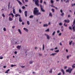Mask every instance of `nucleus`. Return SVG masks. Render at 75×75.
Returning a JSON list of instances; mask_svg holds the SVG:
<instances>
[{
    "label": "nucleus",
    "instance_id": "nucleus-1",
    "mask_svg": "<svg viewBox=\"0 0 75 75\" xmlns=\"http://www.w3.org/2000/svg\"><path fill=\"white\" fill-rule=\"evenodd\" d=\"M34 14L35 15H40L41 14V13L39 12V10L37 8H35L33 11Z\"/></svg>",
    "mask_w": 75,
    "mask_h": 75
},
{
    "label": "nucleus",
    "instance_id": "nucleus-2",
    "mask_svg": "<svg viewBox=\"0 0 75 75\" xmlns=\"http://www.w3.org/2000/svg\"><path fill=\"white\" fill-rule=\"evenodd\" d=\"M39 0H33V1H34L35 2V4L37 6H39Z\"/></svg>",
    "mask_w": 75,
    "mask_h": 75
},
{
    "label": "nucleus",
    "instance_id": "nucleus-3",
    "mask_svg": "<svg viewBox=\"0 0 75 75\" xmlns=\"http://www.w3.org/2000/svg\"><path fill=\"white\" fill-rule=\"evenodd\" d=\"M73 70V69H71V68H69L68 69L66 70V72H69V73H71V72H72V71Z\"/></svg>",
    "mask_w": 75,
    "mask_h": 75
},
{
    "label": "nucleus",
    "instance_id": "nucleus-4",
    "mask_svg": "<svg viewBox=\"0 0 75 75\" xmlns=\"http://www.w3.org/2000/svg\"><path fill=\"white\" fill-rule=\"evenodd\" d=\"M40 7L41 8V11H43V12H45V10H44V9H43V8H42V5H40Z\"/></svg>",
    "mask_w": 75,
    "mask_h": 75
},
{
    "label": "nucleus",
    "instance_id": "nucleus-5",
    "mask_svg": "<svg viewBox=\"0 0 75 75\" xmlns=\"http://www.w3.org/2000/svg\"><path fill=\"white\" fill-rule=\"evenodd\" d=\"M45 35L46 36V37H47V39H48V40H50V36H49V35H48V34H45Z\"/></svg>",
    "mask_w": 75,
    "mask_h": 75
},
{
    "label": "nucleus",
    "instance_id": "nucleus-6",
    "mask_svg": "<svg viewBox=\"0 0 75 75\" xmlns=\"http://www.w3.org/2000/svg\"><path fill=\"white\" fill-rule=\"evenodd\" d=\"M23 30L26 32H28V29L24 28H23Z\"/></svg>",
    "mask_w": 75,
    "mask_h": 75
},
{
    "label": "nucleus",
    "instance_id": "nucleus-7",
    "mask_svg": "<svg viewBox=\"0 0 75 75\" xmlns=\"http://www.w3.org/2000/svg\"><path fill=\"white\" fill-rule=\"evenodd\" d=\"M64 21L65 22V23H69V20H64Z\"/></svg>",
    "mask_w": 75,
    "mask_h": 75
},
{
    "label": "nucleus",
    "instance_id": "nucleus-8",
    "mask_svg": "<svg viewBox=\"0 0 75 75\" xmlns=\"http://www.w3.org/2000/svg\"><path fill=\"white\" fill-rule=\"evenodd\" d=\"M16 1L18 2L19 4H20V5H21L22 4V3L20 1H18V0H16Z\"/></svg>",
    "mask_w": 75,
    "mask_h": 75
},
{
    "label": "nucleus",
    "instance_id": "nucleus-9",
    "mask_svg": "<svg viewBox=\"0 0 75 75\" xmlns=\"http://www.w3.org/2000/svg\"><path fill=\"white\" fill-rule=\"evenodd\" d=\"M24 13H25V16L27 17V11H25Z\"/></svg>",
    "mask_w": 75,
    "mask_h": 75
},
{
    "label": "nucleus",
    "instance_id": "nucleus-10",
    "mask_svg": "<svg viewBox=\"0 0 75 75\" xmlns=\"http://www.w3.org/2000/svg\"><path fill=\"white\" fill-rule=\"evenodd\" d=\"M19 21H20V22H22V21H23V20H21V18L20 17H19Z\"/></svg>",
    "mask_w": 75,
    "mask_h": 75
},
{
    "label": "nucleus",
    "instance_id": "nucleus-11",
    "mask_svg": "<svg viewBox=\"0 0 75 75\" xmlns=\"http://www.w3.org/2000/svg\"><path fill=\"white\" fill-rule=\"evenodd\" d=\"M49 16H50V17H52V13L51 12H50L49 14Z\"/></svg>",
    "mask_w": 75,
    "mask_h": 75
},
{
    "label": "nucleus",
    "instance_id": "nucleus-12",
    "mask_svg": "<svg viewBox=\"0 0 75 75\" xmlns=\"http://www.w3.org/2000/svg\"><path fill=\"white\" fill-rule=\"evenodd\" d=\"M13 14H16V12H15V9L14 8H13Z\"/></svg>",
    "mask_w": 75,
    "mask_h": 75
},
{
    "label": "nucleus",
    "instance_id": "nucleus-13",
    "mask_svg": "<svg viewBox=\"0 0 75 75\" xmlns=\"http://www.w3.org/2000/svg\"><path fill=\"white\" fill-rule=\"evenodd\" d=\"M56 54H57V53H52L50 54V56H51V55H52L53 56H54V55H56Z\"/></svg>",
    "mask_w": 75,
    "mask_h": 75
},
{
    "label": "nucleus",
    "instance_id": "nucleus-14",
    "mask_svg": "<svg viewBox=\"0 0 75 75\" xmlns=\"http://www.w3.org/2000/svg\"><path fill=\"white\" fill-rule=\"evenodd\" d=\"M61 71L63 72V74L64 75L65 74V72H64V70L63 69H61Z\"/></svg>",
    "mask_w": 75,
    "mask_h": 75
},
{
    "label": "nucleus",
    "instance_id": "nucleus-15",
    "mask_svg": "<svg viewBox=\"0 0 75 75\" xmlns=\"http://www.w3.org/2000/svg\"><path fill=\"white\" fill-rule=\"evenodd\" d=\"M48 25L47 24H44L43 25V27H48Z\"/></svg>",
    "mask_w": 75,
    "mask_h": 75
},
{
    "label": "nucleus",
    "instance_id": "nucleus-16",
    "mask_svg": "<svg viewBox=\"0 0 75 75\" xmlns=\"http://www.w3.org/2000/svg\"><path fill=\"white\" fill-rule=\"evenodd\" d=\"M18 31L19 33L20 34H22V33H21V30H20V29H18Z\"/></svg>",
    "mask_w": 75,
    "mask_h": 75
},
{
    "label": "nucleus",
    "instance_id": "nucleus-17",
    "mask_svg": "<svg viewBox=\"0 0 75 75\" xmlns=\"http://www.w3.org/2000/svg\"><path fill=\"white\" fill-rule=\"evenodd\" d=\"M10 71V69L7 70L5 72L6 74H7Z\"/></svg>",
    "mask_w": 75,
    "mask_h": 75
},
{
    "label": "nucleus",
    "instance_id": "nucleus-18",
    "mask_svg": "<svg viewBox=\"0 0 75 75\" xmlns=\"http://www.w3.org/2000/svg\"><path fill=\"white\" fill-rule=\"evenodd\" d=\"M55 33H56V32L55 31H54L52 33V35L53 36H54V35H55Z\"/></svg>",
    "mask_w": 75,
    "mask_h": 75
},
{
    "label": "nucleus",
    "instance_id": "nucleus-19",
    "mask_svg": "<svg viewBox=\"0 0 75 75\" xmlns=\"http://www.w3.org/2000/svg\"><path fill=\"white\" fill-rule=\"evenodd\" d=\"M33 17H34V16L33 15H31L29 16L30 18H33Z\"/></svg>",
    "mask_w": 75,
    "mask_h": 75
},
{
    "label": "nucleus",
    "instance_id": "nucleus-20",
    "mask_svg": "<svg viewBox=\"0 0 75 75\" xmlns=\"http://www.w3.org/2000/svg\"><path fill=\"white\" fill-rule=\"evenodd\" d=\"M20 47H21V46H18L17 47V48H18V49L19 50H20Z\"/></svg>",
    "mask_w": 75,
    "mask_h": 75
},
{
    "label": "nucleus",
    "instance_id": "nucleus-21",
    "mask_svg": "<svg viewBox=\"0 0 75 75\" xmlns=\"http://www.w3.org/2000/svg\"><path fill=\"white\" fill-rule=\"evenodd\" d=\"M9 20L10 21H12V18L11 17H9Z\"/></svg>",
    "mask_w": 75,
    "mask_h": 75
},
{
    "label": "nucleus",
    "instance_id": "nucleus-22",
    "mask_svg": "<svg viewBox=\"0 0 75 75\" xmlns=\"http://www.w3.org/2000/svg\"><path fill=\"white\" fill-rule=\"evenodd\" d=\"M52 69H50V71H49L50 73H52Z\"/></svg>",
    "mask_w": 75,
    "mask_h": 75
},
{
    "label": "nucleus",
    "instance_id": "nucleus-23",
    "mask_svg": "<svg viewBox=\"0 0 75 75\" xmlns=\"http://www.w3.org/2000/svg\"><path fill=\"white\" fill-rule=\"evenodd\" d=\"M72 67L73 68H74L75 67V64H73L72 66Z\"/></svg>",
    "mask_w": 75,
    "mask_h": 75
},
{
    "label": "nucleus",
    "instance_id": "nucleus-24",
    "mask_svg": "<svg viewBox=\"0 0 75 75\" xmlns=\"http://www.w3.org/2000/svg\"><path fill=\"white\" fill-rule=\"evenodd\" d=\"M42 48H43V50H44V48H45V46H44V44L43 45Z\"/></svg>",
    "mask_w": 75,
    "mask_h": 75
},
{
    "label": "nucleus",
    "instance_id": "nucleus-25",
    "mask_svg": "<svg viewBox=\"0 0 75 75\" xmlns=\"http://www.w3.org/2000/svg\"><path fill=\"white\" fill-rule=\"evenodd\" d=\"M19 12L20 13H22V11H21V9H20L19 10Z\"/></svg>",
    "mask_w": 75,
    "mask_h": 75
},
{
    "label": "nucleus",
    "instance_id": "nucleus-26",
    "mask_svg": "<svg viewBox=\"0 0 75 75\" xmlns=\"http://www.w3.org/2000/svg\"><path fill=\"white\" fill-rule=\"evenodd\" d=\"M27 24L29 25L30 24V22L28 21H27Z\"/></svg>",
    "mask_w": 75,
    "mask_h": 75
},
{
    "label": "nucleus",
    "instance_id": "nucleus-27",
    "mask_svg": "<svg viewBox=\"0 0 75 75\" xmlns=\"http://www.w3.org/2000/svg\"><path fill=\"white\" fill-rule=\"evenodd\" d=\"M4 31H6V29L5 28H4L3 29Z\"/></svg>",
    "mask_w": 75,
    "mask_h": 75
},
{
    "label": "nucleus",
    "instance_id": "nucleus-28",
    "mask_svg": "<svg viewBox=\"0 0 75 75\" xmlns=\"http://www.w3.org/2000/svg\"><path fill=\"white\" fill-rule=\"evenodd\" d=\"M52 11L53 12V13H54V9L52 8Z\"/></svg>",
    "mask_w": 75,
    "mask_h": 75
},
{
    "label": "nucleus",
    "instance_id": "nucleus-29",
    "mask_svg": "<svg viewBox=\"0 0 75 75\" xmlns=\"http://www.w3.org/2000/svg\"><path fill=\"white\" fill-rule=\"evenodd\" d=\"M59 51V50H57L55 51V52H58Z\"/></svg>",
    "mask_w": 75,
    "mask_h": 75
},
{
    "label": "nucleus",
    "instance_id": "nucleus-30",
    "mask_svg": "<svg viewBox=\"0 0 75 75\" xmlns=\"http://www.w3.org/2000/svg\"><path fill=\"white\" fill-rule=\"evenodd\" d=\"M50 31V29L49 28H48L47 30H45V31Z\"/></svg>",
    "mask_w": 75,
    "mask_h": 75
},
{
    "label": "nucleus",
    "instance_id": "nucleus-31",
    "mask_svg": "<svg viewBox=\"0 0 75 75\" xmlns=\"http://www.w3.org/2000/svg\"><path fill=\"white\" fill-rule=\"evenodd\" d=\"M61 15L62 16H63L64 15V13H62V14H61Z\"/></svg>",
    "mask_w": 75,
    "mask_h": 75
},
{
    "label": "nucleus",
    "instance_id": "nucleus-32",
    "mask_svg": "<svg viewBox=\"0 0 75 75\" xmlns=\"http://www.w3.org/2000/svg\"><path fill=\"white\" fill-rule=\"evenodd\" d=\"M3 57L2 56H0V59H3Z\"/></svg>",
    "mask_w": 75,
    "mask_h": 75
},
{
    "label": "nucleus",
    "instance_id": "nucleus-33",
    "mask_svg": "<svg viewBox=\"0 0 75 75\" xmlns=\"http://www.w3.org/2000/svg\"><path fill=\"white\" fill-rule=\"evenodd\" d=\"M50 2H51V3H52V4L54 3V1H53V0H51Z\"/></svg>",
    "mask_w": 75,
    "mask_h": 75
},
{
    "label": "nucleus",
    "instance_id": "nucleus-34",
    "mask_svg": "<svg viewBox=\"0 0 75 75\" xmlns=\"http://www.w3.org/2000/svg\"><path fill=\"white\" fill-rule=\"evenodd\" d=\"M2 16L3 17H5V15H4V13H3L2 14Z\"/></svg>",
    "mask_w": 75,
    "mask_h": 75
},
{
    "label": "nucleus",
    "instance_id": "nucleus-35",
    "mask_svg": "<svg viewBox=\"0 0 75 75\" xmlns=\"http://www.w3.org/2000/svg\"><path fill=\"white\" fill-rule=\"evenodd\" d=\"M72 41H71V42H69V45H71V44H72Z\"/></svg>",
    "mask_w": 75,
    "mask_h": 75
},
{
    "label": "nucleus",
    "instance_id": "nucleus-36",
    "mask_svg": "<svg viewBox=\"0 0 75 75\" xmlns=\"http://www.w3.org/2000/svg\"><path fill=\"white\" fill-rule=\"evenodd\" d=\"M18 14H16L15 15V17H18Z\"/></svg>",
    "mask_w": 75,
    "mask_h": 75
},
{
    "label": "nucleus",
    "instance_id": "nucleus-37",
    "mask_svg": "<svg viewBox=\"0 0 75 75\" xmlns=\"http://www.w3.org/2000/svg\"><path fill=\"white\" fill-rule=\"evenodd\" d=\"M61 34H62V33H60L58 34V36H61Z\"/></svg>",
    "mask_w": 75,
    "mask_h": 75
},
{
    "label": "nucleus",
    "instance_id": "nucleus-38",
    "mask_svg": "<svg viewBox=\"0 0 75 75\" xmlns=\"http://www.w3.org/2000/svg\"><path fill=\"white\" fill-rule=\"evenodd\" d=\"M69 28L70 30H72V28L71 26H69Z\"/></svg>",
    "mask_w": 75,
    "mask_h": 75
},
{
    "label": "nucleus",
    "instance_id": "nucleus-39",
    "mask_svg": "<svg viewBox=\"0 0 75 75\" xmlns=\"http://www.w3.org/2000/svg\"><path fill=\"white\" fill-rule=\"evenodd\" d=\"M51 6L52 7H54H54H55V6H54V5H53V4Z\"/></svg>",
    "mask_w": 75,
    "mask_h": 75
},
{
    "label": "nucleus",
    "instance_id": "nucleus-40",
    "mask_svg": "<svg viewBox=\"0 0 75 75\" xmlns=\"http://www.w3.org/2000/svg\"><path fill=\"white\" fill-rule=\"evenodd\" d=\"M29 62H30V64H33V62L32 61H30Z\"/></svg>",
    "mask_w": 75,
    "mask_h": 75
},
{
    "label": "nucleus",
    "instance_id": "nucleus-41",
    "mask_svg": "<svg viewBox=\"0 0 75 75\" xmlns=\"http://www.w3.org/2000/svg\"><path fill=\"white\" fill-rule=\"evenodd\" d=\"M62 25V23H59V25Z\"/></svg>",
    "mask_w": 75,
    "mask_h": 75
},
{
    "label": "nucleus",
    "instance_id": "nucleus-42",
    "mask_svg": "<svg viewBox=\"0 0 75 75\" xmlns=\"http://www.w3.org/2000/svg\"><path fill=\"white\" fill-rule=\"evenodd\" d=\"M69 0H67L65 2V3H69Z\"/></svg>",
    "mask_w": 75,
    "mask_h": 75
},
{
    "label": "nucleus",
    "instance_id": "nucleus-43",
    "mask_svg": "<svg viewBox=\"0 0 75 75\" xmlns=\"http://www.w3.org/2000/svg\"><path fill=\"white\" fill-rule=\"evenodd\" d=\"M60 12L61 13H63V11H62V9H61L60 10Z\"/></svg>",
    "mask_w": 75,
    "mask_h": 75
},
{
    "label": "nucleus",
    "instance_id": "nucleus-44",
    "mask_svg": "<svg viewBox=\"0 0 75 75\" xmlns=\"http://www.w3.org/2000/svg\"><path fill=\"white\" fill-rule=\"evenodd\" d=\"M40 3H42V0H40Z\"/></svg>",
    "mask_w": 75,
    "mask_h": 75
},
{
    "label": "nucleus",
    "instance_id": "nucleus-45",
    "mask_svg": "<svg viewBox=\"0 0 75 75\" xmlns=\"http://www.w3.org/2000/svg\"><path fill=\"white\" fill-rule=\"evenodd\" d=\"M61 74H62L60 72L57 75H61Z\"/></svg>",
    "mask_w": 75,
    "mask_h": 75
},
{
    "label": "nucleus",
    "instance_id": "nucleus-46",
    "mask_svg": "<svg viewBox=\"0 0 75 75\" xmlns=\"http://www.w3.org/2000/svg\"><path fill=\"white\" fill-rule=\"evenodd\" d=\"M22 8H23V9H25V6H22Z\"/></svg>",
    "mask_w": 75,
    "mask_h": 75
},
{
    "label": "nucleus",
    "instance_id": "nucleus-47",
    "mask_svg": "<svg viewBox=\"0 0 75 75\" xmlns=\"http://www.w3.org/2000/svg\"><path fill=\"white\" fill-rule=\"evenodd\" d=\"M11 15L12 16V18H13V17H14V15H13V13L11 14Z\"/></svg>",
    "mask_w": 75,
    "mask_h": 75
},
{
    "label": "nucleus",
    "instance_id": "nucleus-48",
    "mask_svg": "<svg viewBox=\"0 0 75 75\" xmlns=\"http://www.w3.org/2000/svg\"><path fill=\"white\" fill-rule=\"evenodd\" d=\"M59 32H60V31L59 30H58L57 31V33H59Z\"/></svg>",
    "mask_w": 75,
    "mask_h": 75
},
{
    "label": "nucleus",
    "instance_id": "nucleus-49",
    "mask_svg": "<svg viewBox=\"0 0 75 75\" xmlns=\"http://www.w3.org/2000/svg\"><path fill=\"white\" fill-rule=\"evenodd\" d=\"M11 67H14V65L12 64L11 66Z\"/></svg>",
    "mask_w": 75,
    "mask_h": 75
},
{
    "label": "nucleus",
    "instance_id": "nucleus-50",
    "mask_svg": "<svg viewBox=\"0 0 75 75\" xmlns=\"http://www.w3.org/2000/svg\"><path fill=\"white\" fill-rule=\"evenodd\" d=\"M22 25H24V23L23 22H22Z\"/></svg>",
    "mask_w": 75,
    "mask_h": 75
},
{
    "label": "nucleus",
    "instance_id": "nucleus-51",
    "mask_svg": "<svg viewBox=\"0 0 75 75\" xmlns=\"http://www.w3.org/2000/svg\"><path fill=\"white\" fill-rule=\"evenodd\" d=\"M69 56H67V58L68 59H69Z\"/></svg>",
    "mask_w": 75,
    "mask_h": 75
},
{
    "label": "nucleus",
    "instance_id": "nucleus-52",
    "mask_svg": "<svg viewBox=\"0 0 75 75\" xmlns=\"http://www.w3.org/2000/svg\"><path fill=\"white\" fill-rule=\"evenodd\" d=\"M17 51H15L14 52V54H17Z\"/></svg>",
    "mask_w": 75,
    "mask_h": 75
},
{
    "label": "nucleus",
    "instance_id": "nucleus-53",
    "mask_svg": "<svg viewBox=\"0 0 75 75\" xmlns=\"http://www.w3.org/2000/svg\"><path fill=\"white\" fill-rule=\"evenodd\" d=\"M22 1H23V3L24 4V3H25V2H24V0H22Z\"/></svg>",
    "mask_w": 75,
    "mask_h": 75
},
{
    "label": "nucleus",
    "instance_id": "nucleus-54",
    "mask_svg": "<svg viewBox=\"0 0 75 75\" xmlns=\"http://www.w3.org/2000/svg\"><path fill=\"white\" fill-rule=\"evenodd\" d=\"M57 49H58V47H56L54 48L55 50H57Z\"/></svg>",
    "mask_w": 75,
    "mask_h": 75
},
{
    "label": "nucleus",
    "instance_id": "nucleus-55",
    "mask_svg": "<svg viewBox=\"0 0 75 75\" xmlns=\"http://www.w3.org/2000/svg\"><path fill=\"white\" fill-rule=\"evenodd\" d=\"M67 66H65L64 67V69H67Z\"/></svg>",
    "mask_w": 75,
    "mask_h": 75
},
{
    "label": "nucleus",
    "instance_id": "nucleus-56",
    "mask_svg": "<svg viewBox=\"0 0 75 75\" xmlns=\"http://www.w3.org/2000/svg\"><path fill=\"white\" fill-rule=\"evenodd\" d=\"M15 26H13L12 27V28H15Z\"/></svg>",
    "mask_w": 75,
    "mask_h": 75
},
{
    "label": "nucleus",
    "instance_id": "nucleus-57",
    "mask_svg": "<svg viewBox=\"0 0 75 75\" xmlns=\"http://www.w3.org/2000/svg\"><path fill=\"white\" fill-rule=\"evenodd\" d=\"M25 2H28V0H25Z\"/></svg>",
    "mask_w": 75,
    "mask_h": 75
},
{
    "label": "nucleus",
    "instance_id": "nucleus-58",
    "mask_svg": "<svg viewBox=\"0 0 75 75\" xmlns=\"http://www.w3.org/2000/svg\"><path fill=\"white\" fill-rule=\"evenodd\" d=\"M71 6H74V4H71Z\"/></svg>",
    "mask_w": 75,
    "mask_h": 75
},
{
    "label": "nucleus",
    "instance_id": "nucleus-59",
    "mask_svg": "<svg viewBox=\"0 0 75 75\" xmlns=\"http://www.w3.org/2000/svg\"><path fill=\"white\" fill-rule=\"evenodd\" d=\"M44 4H46V2H45V1H44Z\"/></svg>",
    "mask_w": 75,
    "mask_h": 75
},
{
    "label": "nucleus",
    "instance_id": "nucleus-60",
    "mask_svg": "<svg viewBox=\"0 0 75 75\" xmlns=\"http://www.w3.org/2000/svg\"><path fill=\"white\" fill-rule=\"evenodd\" d=\"M50 50H51L52 51H53V50H54V48L51 49Z\"/></svg>",
    "mask_w": 75,
    "mask_h": 75
},
{
    "label": "nucleus",
    "instance_id": "nucleus-61",
    "mask_svg": "<svg viewBox=\"0 0 75 75\" xmlns=\"http://www.w3.org/2000/svg\"><path fill=\"white\" fill-rule=\"evenodd\" d=\"M66 51L67 52H68V49H66Z\"/></svg>",
    "mask_w": 75,
    "mask_h": 75
},
{
    "label": "nucleus",
    "instance_id": "nucleus-62",
    "mask_svg": "<svg viewBox=\"0 0 75 75\" xmlns=\"http://www.w3.org/2000/svg\"><path fill=\"white\" fill-rule=\"evenodd\" d=\"M39 55H40V56H42V54H39Z\"/></svg>",
    "mask_w": 75,
    "mask_h": 75
},
{
    "label": "nucleus",
    "instance_id": "nucleus-63",
    "mask_svg": "<svg viewBox=\"0 0 75 75\" xmlns=\"http://www.w3.org/2000/svg\"><path fill=\"white\" fill-rule=\"evenodd\" d=\"M71 17V16H70V15H69L68 16V17Z\"/></svg>",
    "mask_w": 75,
    "mask_h": 75
},
{
    "label": "nucleus",
    "instance_id": "nucleus-64",
    "mask_svg": "<svg viewBox=\"0 0 75 75\" xmlns=\"http://www.w3.org/2000/svg\"><path fill=\"white\" fill-rule=\"evenodd\" d=\"M21 67L22 68H24V67H25L24 66H21Z\"/></svg>",
    "mask_w": 75,
    "mask_h": 75
}]
</instances>
